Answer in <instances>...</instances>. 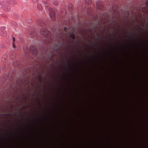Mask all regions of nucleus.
<instances>
[{
  "mask_svg": "<svg viewBox=\"0 0 148 148\" xmlns=\"http://www.w3.org/2000/svg\"><path fill=\"white\" fill-rule=\"evenodd\" d=\"M32 0V1H33V2H35V1H36V0Z\"/></svg>",
  "mask_w": 148,
  "mask_h": 148,
  "instance_id": "obj_31",
  "label": "nucleus"
},
{
  "mask_svg": "<svg viewBox=\"0 0 148 148\" xmlns=\"http://www.w3.org/2000/svg\"><path fill=\"white\" fill-rule=\"evenodd\" d=\"M12 133L13 134H14V136L16 137V132L14 130H12Z\"/></svg>",
  "mask_w": 148,
  "mask_h": 148,
  "instance_id": "obj_17",
  "label": "nucleus"
},
{
  "mask_svg": "<svg viewBox=\"0 0 148 148\" xmlns=\"http://www.w3.org/2000/svg\"><path fill=\"white\" fill-rule=\"evenodd\" d=\"M79 64L81 65V62H79Z\"/></svg>",
  "mask_w": 148,
  "mask_h": 148,
  "instance_id": "obj_35",
  "label": "nucleus"
},
{
  "mask_svg": "<svg viewBox=\"0 0 148 148\" xmlns=\"http://www.w3.org/2000/svg\"><path fill=\"white\" fill-rule=\"evenodd\" d=\"M51 58H50V59L51 60Z\"/></svg>",
  "mask_w": 148,
  "mask_h": 148,
  "instance_id": "obj_41",
  "label": "nucleus"
},
{
  "mask_svg": "<svg viewBox=\"0 0 148 148\" xmlns=\"http://www.w3.org/2000/svg\"><path fill=\"white\" fill-rule=\"evenodd\" d=\"M1 8H2L3 10L6 11H9L10 10V7L6 5H4L3 6H2L0 2V9Z\"/></svg>",
  "mask_w": 148,
  "mask_h": 148,
  "instance_id": "obj_6",
  "label": "nucleus"
},
{
  "mask_svg": "<svg viewBox=\"0 0 148 148\" xmlns=\"http://www.w3.org/2000/svg\"><path fill=\"white\" fill-rule=\"evenodd\" d=\"M43 3L45 5L46 10L47 12H49V15L51 18L53 20H56L55 14L54 10L49 7V3H47V2L44 1Z\"/></svg>",
  "mask_w": 148,
  "mask_h": 148,
  "instance_id": "obj_2",
  "label": "nucleus"
},
{
  "mask_svg": "<svg viewBox=\"0 0 148 148\" xmlns=\"http://www.w3.org/2000/svg\"><path fill=\"white\" fill-rule=\"evenodd\" d=\"M18 115H19V116H21L22 115V114L21 113H18Z\"/></svg>",
  "mask_w": 148,
  "mask_h": 148,
  "instance_id": "obj_26",
  "label": "nucleus"
},
{
  "mask_svg": "<svg viewBox=\"0 0 148 148\" xmlns=\"http://www.w3.org/2000/svg\"><path fill=\"white\" fill-rule=\"evenodd\" d=\"M70 37L72 38L73 39H74L75 38V37L74 35V34L73 33L71 34L69 36Z\"/></svg>",
  "mask_w": 148,
  "mask_h": 148,
  "instance_id": "obj_14",
  "label": "nucleus"
},
{
  "mask_svg": "<svg viewBox=\"0 0 148 148\" xmlns=\"http://www.w3.org/2000/svg\"><path fill=\"white\" fill-rule=\"evenodd\" d=\"M86 3L87 4H90L91 3V0H85Z\"/></svg>",
  "mask_w": 148,
  "mask_h": 148,
  "instance_id": "obj_15",
  "label": "nucleus"
},
{
  "mask_svg": "<svg viewBox=\"0 0 148 148\" xmlns=\"http://www.w3.org/2000/svg\"><path fill=\"white\" fill-rule=\"evenodd\" d=\"M125 46V47H127L128 48H130V45L127 44H126Z\"/></svg>",
  "mask_w": 148,
  "mask_h": 148,
  "instance_id": "obj_21",
  "label": "nucleus"
},
{
  "mask_svg": "<svg viewBox=\"0 0 148 148\" xmlns=\"http://www.w3.org/2000/svg\"><path fill=\"white\" fill-rule=\"evenodd\" d=\"M65 74H67V73L65 72H63L62 74V75H63Z\"/></svg>",
  "mask_w": 148,
  "mask_h": 148,
  "instance_id": "obj_27",
  "label": "nucleus"
},
{
  "mask_svg": "<svg viewBox=\"0 0 148 148\" xmlns=\"http://www.w3.org/2000/svg\"><path fill=\"white\" fill-rule=\"evenodd\" d=\"M136 44L138 45V46H137V47L138 48H139V47L138 46V45H139V42H138V41L137 42Z\"/></svg>",
  "mask_w": 148,
  "mask_h": 148,
  "instance_id": "obj_24",
  "label": "nucleus"
},
{
  "mask_svg": "<svg viewBox=\"0 0 148 148\" xmlns=\"http://www.w3.org/2000/svg\"><path fill=\"white\" fill-rule=\"evenodd\" d=\"M96 45V43L95 42H94L93 45H90V47H91L94 48L95 47Z\"/></svg>",
  "mask_w": 148,
  "mask_h": 148,
  "instance_id": "obj_18",
  "label": "nucleus"
},
{
  "mask_svg": "<svg viewBox=\"0 0 148 148\" xmlns=\"http://www.w3.org/2000/svg\"><path fill=\"white\" fill-rule=\"evenodd\" d=\"M4 135L5 136L4 137H3L1 136H0V139H5L7 140H10V139L8 137H7V136H6L5 135Z\"/></svg>",
  "mask_w": 148,
  "mask_h": 148,
  "instance_id": "obj_9",
  "label": "nucleus"
},
{
  "mask_svg": "<svg viewBox=\"0 0 148 148\" xmlns=\"http://www.w3.org/2000/svg\"><path fill=\"white\" fill-rule=\"evenodd\" d=\"M90 58L91 59H92L93 58H95L96 59H97L98 58V57L97 56V55L95 54H94L92 56H90Z\"/></svg>",
  "mask_w": 148,
  "mask_h": 148,
  "instance_id": "obj_11",
  "label": "nucleus"
},
{
  "mask_svg": "<svg viewBox=\"0 0 148 148\" xmlns=\"http://www.w3.org/2000/svg\"><path fill=\"white\" fill-rule=\"evenodd\" d=\"M142 29L143 31L144 32H146L147 31L146 29Z\"/></svg>",
  "mask_w": 148,
  "mask_h": 148,
  "instance_id": "obj_23",
  "label": "nucleus"
},
{
  "mask_svg": "<svg viewBox=\"0 0 148 148\" xmlns=\"http://www.w3.org/2000/svg\"><path fill=\"white\" fill-rule=\"evenodd\" d=\"M29 82V80H27V83H28Z\"/></svg>",
  "mask_w": 148,
  "mask_h": 148,
  "instance_id": "obj_33",
  "label": "nucleus"
},
{
  "mask_svg": "<svg viewBox=\"0 0 148 148\" xmlns=\"http://www.w3.org/2000/svg\"><path fill=\"white\" fill-rule=\"evenodd\" d=\"M53 4L54 5H55L56 6L58 5V3L57 1H55L53 2Z\"/></svg>",
  "mask_w": 148,
  "mask_h": 148,
  "instance_id": "obj_16",
  "label": "nucleus"
},
{
  "mask_svg": "<svg viewBox=\"0 0 148 148\" xmlns=\"http://www.w3.org/2000/svg\"><path fill=\"white\" fill-rule=\"evenodd\" d=\"M29 51L32 52V54L35 56L37 55V49L34 48L33 46H31L29 47Z\"/></svg>",
  "mask_w": 148,
  "mask_h": 148,
  "instance_id": "obj_3",
  "label": "nucleus"
},
{
  "mask_svg": "<svg viewBox=\"0 0 148 148\" xmlns=\"http://www.w3.org/2000/svg\"><path fill=\"white\" fill-rule=\"evenodd\" d=\"M137 39H138V38H136Z\"/></svg>",
  "mask_w": 148,
  "mask_h": 148,
  "instance_id": "obj_40",
  "label": "nucleus"
},
{
  "mask_svg": "<svg viewBox=\"0 0 148 148\" xmlns=\"http://www.w3.org/2000/svg\"><path fill=\"white\" fill-rule=\"evenodd\" d=\"M111 45L110 44H109V45L110 46H111Z\"/></svg>",
  "mask_w": 148,
  "mask_h": 148,
  "instance_id": "obj_34",
  "label": "nucleus"
},
{
  "mask_svg": "<svg viewBox=\"0 0 148 148\" xmlns=\"http://www.w3.org/2000/svg\"><path fill=\"white\" fill-rule=\"evenodd\" d=\"M37 7L38 9L39 10H42V5H41V4H40V3L38 4L37 5Z\"/></svg>",
  "mask_w": 148,
  "mask_h": 148,
  "instance_id": "obj_10",
  "label": "nucleus"
},
{
  "mask_svg": "<svg viewBox=\"0 0 148 148\" xmlns=\"http://www.w3.org/2000/svg\"><path fill=\"white\" fill-rule=\"evenodd\" d=\"M38 81L40 82L41 83L42 82V79L41 77L39 75L38 76Z\"/></svg>",
  "mask_w": 148,
  "mask_h": 148,
  "instance_id": "obj_13",
  "label": "nucleus"
},
{
  "mask_svg": "<svg viewBox=\"0 0 148 148\" xmlns=\"http://www.w3.org/2000/svg\"><path fill=\"white\" fill-rule=\"evenodd\" d=\"M116 49V48H114V50H115V49Z\"/></svg>",
  "mask_w": 148,
  "mask_h": 148,
  "instance_id": "obj_37",
  "label": "nucleus"
},
{
  "mask_svg": "<svg viewBox=\"0 0 148 148\" xmlns=\"http://www.w3.org/2000/svg\"><path fill=\"white\" fill-rule=\"evenodd\" d=\"M13 42H14V41L15 40V38H14V37L13 38Z\"/></svg>",
  "mask_w": 148,
  "mask_h": 148,
  "instance_id": "obj_29",
  "label": "nucleus"
},
{
  "mask_svg": "<svg viewBox=\"0 0 148 148\" xmlns=\"http://www.w3.org/2000/svg\"><path fill=\"white\" fill-rule=\"evenodd\" d=\"M129 34H130V36L131 37V35H132V36H134L136 35L137 36H138V33L135 34L133 33L132 32H129Z\"/></svg>",
  "mask_w": 148,
  "mask_h": 148,
  "instance_id": "obj_12",
  "label": "nucleus"
},
{
  "mask_svg": "<svg viewBox=\"0 0 148 148\" xmlns=\"http://www.w3.org/2000/svg\"><path fill=\"white\" fill-rule=\"evenodd\" d=\"M13 23H14V22H13L12 24H14V25H15V26L16 25V23H15V24H14Z\"/></svg>",
  "mask_w": 148,
  "mask_h": 148,
  "instance_id": "obj_32",
  "label": "nucleus"
},
{
  "mask_svg": "<svg viewBox=\"0 0 148 148\" xmlns=\"http://www.w3.org/2000/svg\"><path fill=\"white\" fill-rule=\"evenodd\" d=\"M66 64L67 66L66 67V69L68 71H71L72 69H74V68L72 66L73 65H71V61H68Z\"/></svg>",
  "mask_w": 148,
  "mask_h": 148,
  "instance_id": "obj_4",
  "label": "nucleus"
},
{
  "mask_svg": "<svg viewBox=\"0 0 148 148\" xmlns=\"http://www.w3.org/2000/svg\"><path fill=\"white\" fill-rule=\"evenodd\" d=\"M143 12L148 14V0L146 2V6L143 7L142 9Z\"/></svg>",
  "mask_w": 148,
  "mask_h": 148,
  "instance_id": "obj_5",
  "label": "nucleus"
},
{
  "mask_svg": "<svg viewBox=\"0 0 148 148\" xmlns=\"http://www.w3.org/2000/svg\"><path fill=\"white\" fill-rule=\"evenodd\" d=\"M43 115H44V113H43Z\"/></svg>",
  "mask_w": 148,
  "mask_h": 148,
  "instance_id": "obj_39",
  "label": "nucleus"
},
{
  "mask_svg": "<svg viewBox=\"0 0 148 148\" xmlns=\"http://www.w3.org/2000/svg\"><path fill=\"white\" fill-rule=\"evenodd\" d=\"M36 99H37V102L38 103L39 105L40 106H41V104H40V103L39 101H38V98L37 97H36Z\"/></svg>",
  "mask_w": 148,
  "mask_h": 148,
  "instance_id": "obj_20",
  "label": "nucleus"
},
{
  "mask_svg": "<svg viewBox=\"0 0 148 148\" xmlns=\"http://www.w3.org/2000/svg\"><path fill=\"white\" fill-rule=\"evenodd\" d=\"M28 106H23V107H22V108H20L19 109V110H22V108H26V107H28Z\"/></svg>",
  "mask_w": 148,
  "mask_h": 148,
  "instance_id": "obj_19",
  "label": "nucleus"
},
{
  "mask_svg": "<svg viewBox=\"0 0 148 148\" xmlns=\"http://www.w3.org/2000/svg\"><path fill=\"white\" fill-rule=\"evenodd\" d=\"M48 1H49V0H48Z\"/></svg>",
  "mask_w": 148,
  "mask_h": 148,
  "instance_id": "obj_42",
  "label": "nucleus"
},
{
  "mask_svg": "<svg viewBox=\"0 0 148 148\" xmlns=\"http://www.w3.org/2000/svg\"><path fill=\"white\" fill-rule=\"evenodd\" d=\"M13 47H14V42H13Z\"/></svg>",
  "mask_w": 148,
  "mask_h": 148,
  "instance_id": "obj_30",
  "label": "nucleus"
},
{
  "mask_svg": "<svg viewBox=\"0 0 148 148\" xmlns=\"http://www.w3.org/2000/svg\"><path fill=\"white\" fill-rule=\"evenodd\" d=\"M40 33L42 36L45 37L44 39L45 43H48L51 42L52 39L50 38V34L48 30L44 28H42L40 30Z\"/></svg>",
  "mask_w": 148,
  "mask_h": 148,
  "instance_id": "obj_1",
  "label": "nucleus"
},
{
  "mask_svg": "<svg viewBox=\"0 0 148 148\" xmlns=\"http://www.w3.org/2000/svg\"><path fill=\"white\" fill-rule=\"evenodd\" d=\"M118 48L119 49H123V46L122 45H121V46H119Z\"/></svg>",
  "mask_w": 148,
  "mask_h": 148,
  "instance_id": "obj_22",
  "label": "nucleus"
},
{
  "mask_svg": "<svg viewBox=\"0 0 148 148\" xmlns=\"http://www.w3.org/2000/svg\"><path fill=\"white\" fill-rule=\"evenodd\" d=\"M26 136H27L28 135V134H26Z\"/></svg>",
  "mask_w": 148,
  "mask_h": 148,
  "instance_id": "obj_38",
  "label": "nucleus"
},
{
  "mask_svg": "<svg viewBox=\"0 0 148 148\" xmlns=\"http://www.w3.org/2000/svg\"><path fill=\"white\" fill-rule=\"evenodd\" d=\"M96 5L97 9L99 10H101L103 8V6L99 3H96Z\"/></svg>",
  "mask_w": 148,
  "mask_h": 148,
  "instance_id": "obj_8",
  "label": "nucleus"
},
{
  "mask_svg": "<svg viewBox=\"0 0 148 148\" xmlns=\"http://www.w3.org/2000/svg\"><path fill=\"white\" fill-rule=\"evenodd\" d=\"M43 119H44V118H43V117H40V118H39V119H40V120H43Z\"/></svg>",
  "mask_w": 148,
  "mask_h": 148,
  "instance_id": "obj_25",
  "label": "nucleus"
},
{
  "mask_svg": "<svg viewBox=\"0 0 148 148\" xmlns=\"http://www.w3.org/2000/svg\"><path fill=\"white\" fill-rule=\"evenodd\" d=\"M38 23L40 26H44L45 25V22L41 19H39L37 21Z\"/></svg>",
  "mask_w": 148,
  "mask_h": 148,
  "instance_id": "obj_7",
  "label": "nucleus"
},
{
  "mask_svg": "<svg viewBox=\"0 0 148 148\" xmlns=\"http://www.w3.org/2000/svg\"><path fill=\"white\" fill-rule=\"evenodd\" d=\"M99 37H97L96 38V40L97 41H98L99 40Z\"/></svg>",
  "mask_w": 148,
  "mask_h": 148,
  "instance_id": "obj_28",
  "label": "nucleus"
},
{
  "mask_svg": "<svg viewBox=\"0 0 148 148\" xmlns=\"http://www.w3.org/2000/svg\"><path fill=\"white\" fill-rule=\"evenodd\" d=\"M89 60L88 59H86V61H88V60Z\"/></svg>",
  "mask_w": 148,
  "mask_h": 148,
  "instance_id": "obj_36",
  "label": "nucleus"
}]
</instances>
